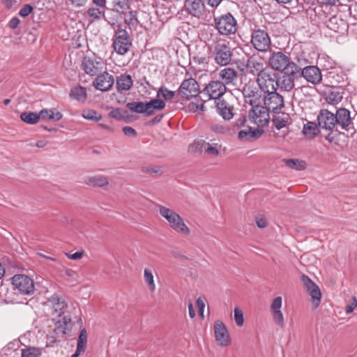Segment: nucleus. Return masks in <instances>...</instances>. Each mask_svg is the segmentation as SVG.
Wrapping results in <instances>:
<instances>
[{
	"mask_svg": "<svg viewBox=\"0 0 357 357\" xmlns=\"http://www.w3.org/2000/svg\"><path fill=\"white\" fill-rule=\"evenodd\" d=\"M234 319L236 324L238 326H243L244 322L243 313L241 310H239L237 307L234 309Z\"/></svg>",
	"mask_w": 357,
	"mask_h": 357,
	"instance_id": "nucleus-47",
	"label": "nucleus"
},
{
	"mask_svg": "<svg viewBox=\"0 0 357 357\" xmlns=\"http://www.w3.org/2000/svg\"><path fill=\"white\" fill-rule=\"evenodd\" d=\"M82 68L87 75L96 76L102 72L104 63L100 58L85 57L82 61Z\"/></svg>",
	"mask_w": 357,
	"mask_h": 357,
	"instance_id": "nucleus-13",
	"label": "nucleus"
},
{
	"mask_svg": "<svg viewBox=\"0 0 357 357\" xmlns=\"http://www.w3.org/2000/svg\"><path fill=\"white\" fill-rule=\"evenodd\" d=\"M211 50L216 64L225 66L230 63L233 53L228 42L218 40L211 47Z\"/></svg>",
	"mask_w": 357,
	"mask_h": 357,
	"instance_id": "nucleus-2",
	"label": "nucleus"
},
{
	"mask_svg": "<svg viewBox=\"0 0 357 357\" xmlns=\"http://www.w3.org/2000/svg\"><path fill=\"white\" fill-rule=\"evenodd\" d=\"M142 171L144 173H149V174H153V173H158L160 171V169L153 168V167H143L142 168Z\"/></svg>",
	"mask_w": 357,
	"mask_h": 357,
	"instance_id": "nucleus-62",
	"label": "nucleus"
},
{
	"mask_svg": "<svg viewBox=\"0 0 357 357\" xmlns=\"http://www.w3.org/2000/svg\"><path fill=\"white\" fill-rule=\"evenodd\" d=\"M248 118L252 123L264 126L269 122L270 112L264 105L256 104L252 105V108L249 110Z\"/></svg>",
	"mask_w": 357,
	"mask_h": 357,
	"instance_id": "nucleus-10",
	"label": "nucleus"
},
{
	"mask_svg": "<svg viewBox=\"0 0 357 357\" xmlns=\"http://www.w3.org/2000/svg\"><path fill=\"white\" fill-rule=\"evenodd\" d=\"M83 117L86 120L98 121L102 119L100 114H98V112L93 109H89L84 111L82 114Z\"/></svg>",
	"mask_w": 357,
	"mask_h": 357,
	"instance_id": "nucleus-43",
	"label": "nucleus"
},
{
	"mask_svg": "<svg viewBox=\"0 0 357 357\" xmlns=\"http://www.w3.org/2000/svg\"><path fill=\"white\" fill-rule=\"evenodd\" d=\"M20 119L22 121L28 124H36L40 120L39 113L33 112H24L20 114Z\"/></svg>",
	"mask_w": 357,
	"mask_h": 357,
	"instance_id": "nucleus-35",
	"label": "nucleus"
},
{
	"mask_svg": "<svg viewBox=\"0 0 357 357\" xmlns=\"http://www.w3.org/2000/svg\"><path fill=\"white\" fill-rule=\"evenodd\" d=\"M335 117L337 119L336 131H338L340 128L351 135L355 133L354 125L349 109L343 107L337 109L335 112Z\"/></svg>",
	"mask_w": 357,
	"mask_h": 357,
	"instance_id": "nucleus-5",
	"label": "nucleus"
},
{
	"mask_svg": "<svg viewBox=\"0 0 357 357\" xmlns=\"http://www.w3.org/2000/svg\"><path fill=\"white\" fill-rule=\"evenodd\" d=\"M166 103L160 98L151 99L146 102V116L153 115L156 112L161 111L165 109Z\"/></svg>",
	"mask_w": 357,
	"mask_h": 357,
	"instance_id": "nucleus-27",
	"label": "nucleus"
},
{
	"mask_svg": "<svg viewBox=\"0 0 357 357\" xmlns=\"http://www.w3.org/2000/svg\"><path fill=\"white\" fill-rule=\"evenodd\" d=\"M33 8L30 4H25L23 7L20 10L19 15L21 17H25L28 16L32 11Z\"/></svg>",
	"mask_w": 357,
	"mask_h": 357,
	"instance_id": "nucleus-51",
	"label": "nucleus"
},
{
	"mask_svg": "<svg viewBox=\"0 0 357 357\" xmlns=\"http://www.w3.org/2000/svg\"><path fill=\"white\" fill-rule=\"evenodd\" d=\"M263 132V130L258 128L252 129L251 127H248L247 129L240 130L238 137L241 140L257 139L261 135Z\"/></svg>",
	"mask_w": 357,
	"mask_h": 357,
	"instance_id": "nucleus-29",
	"label": "nucleus"
},
{
	"mask_svg": "<svg viewBox=\"0 0 357 357\" xmlns=\"http://www.w3.org/2000/svg\"><path fill=\"white\" fill-rule=\"evenodd\" d=\"M86 183L89 185L102 187L108 184V180L106 176L98 175L87 178Z\"/></svg>",
	"mask_w": 357,
	"mask_h": 357,
	"instance_id": "nucleus-34",
	"label": "nucleus"
},
{
	"mask_svg": "<svg viewBox=\"0 0 357 357\" xmlns=\"http://www.w3.org/2000/svg\"><path fill=\"white\" fill-rule=\"evenodd\" d=\"M206 145L207 146V147L205 148L206 153L213 155H218L219 154V151L216 147L210 145L208 143L206 144Z\"/></svg>",
	"mask_w": 357,
	"mask_h": 357,
	"instance_id": "nucleus-56",
	"label": "nucleus"
},
{
	"mask_svg": "<svg viewBox=\"0 0 357 357\" xmlns=\"http://www.w3.org/2000/svg\"><path fill=\"white\" fill-rule=\"evenodd\" d=\"M262 101L267 109L274 114H280L284 107L283 96L278 93L277 91L264 93Z\"/></svg>",
	"mask_w": 357,
	"mask_h": 357,
	"instance_id": "nucleus-6",
	"label": "nucleus"
},
{
	"mask_svg": "<svg viewBox=\"0 0 357 357\" xmlns=\"http://www.w3.org/2000/svg\"><path fill=\"white\" fill-rule=\"evenodd\" d=\"M204 143L195 142L189 146V151L192 153H197L202 151V146Z\"/></svg>",
	"mask_w": 357,
	"mask_h": 357,
	"instance_id": "nucleus-53",
	"label": "nucleus"
},
{
	"mask_svg": "<svg viewBox=\"0 0 357 357\" xmlns=\"http://www.w3.org/2000/svg\"><path fill=\"white\" fill-rule=\"evenodd\" d=\"M48 303L51 304L55 313H56L59 317H61V314H63V310L67 307L64 298L61 296L56 294L48 299Z\"/></svg>",
	"mask_w": 357,
	"mask_h": 357,
	"instance_id": "nucleus-25",
	"label": "nucleus"
},
{
	"mask_svg": "<svg viewBox=\"0 0 357 357\" xmlns=\"http://www.w3.org/2000/svg\"><path fill=\"white\" fill-rule=\"evenodd\" d=\"M20 22V19L17 17H14L11 18L10 20V21L8 22V26L11 29H15L18 26Z\"/></svg>",
	"mask_w": 357,
	"mask_h": 357,
	"instance_id": "nucleus-57",
	"label": "nucleus"
},
{
	"mask_svg": "<svg viewBox=\"0 0 357 357\" xmlns=\"http://www.w3.org/2000/svg\"><path fill=\"white\" fill-rule=\"evenodd\" d=\"M144 280L147 285L149 286V289L151 291H153L155 289V285L154 284L153 275L151 270L145 268L144 272Z\"/></svg>",
	"mask_w": 357,
	"mask_h": 357,
	"instance_id": "nucleus-42",
	"label": "nucleus"
},
{
	"mask_svg": "<svg viewBox=\"0 0 357 357\" xmlns=\"http://www.w3.org/2000/svg\"><path fill=\"white\" fill-rule=\"evenodd\" d=\"M226 86L221 81L212 80L205 86L203 92L208 96L209 99L218 100L226 92Z\"/></svg>",
	"mask_w": 357,
	"mask_h": 357,
	"instance_id": "nucleus-17",
	"label": "nucleus"
},
{
	"mask_svg": "<svg viewBox=\"0 0 357 357\" xmlns=\"http://www.w3.org/2000/svg\"><path fill=\"white\" fill-rule=\"evenodd\" d=\"M123 132L125 135L128 137H135L137 136V133L136 130L130 127V126H125L123 128Z\"/></svg>",
	"mask_w": 357,
	"mask_h": 357,
	"instance_id": "nucleus-55",
	"label": "nucleus"
},
{
	"mask_svg": "<svg viewBox=\"0 0 357 357\" xmlns=\"http://www.w3.org/2000/svg\"><path fill=\"white\" fill-rule=\"evenodd\" d=\"M133 85V81L130 75L121 74L116 77V87L119 92L128 91Z\"/></svg>",
	"mask_w": 357,
	"mask_h": 357,
	"instance_id": "nucleus-24",
	"label": "nucleus"
},
{
	"mask_svg": "<svg viewBox=\"0 0 357 357\" xmlns=\"http://www.w3.org/2000/svg\"><path fill=\"white\" fill-rule=\"evenodd\" d=\"M284 74L286 75H289L291 78H293L294 80L298 79L302 77V68H301L298 65H297L294 61H291L289 65L287 66V68L283 70Z\"/></svg>",
	"mask_w": 357,
	"mask_h": 357,
	"instance_id": "nucleus-31",
	"label": "nucleus"
},
{
	"mask_svg": "<svg viewBox=\"0 0 357 357\" xmlns=\"http://www.w3.org/2000/svg\"><path fill=\"white\" fill-rule=\"evenodd\" d=\"M261 92L260 89H257L253 84H247L242 89L245 102L251 106L261 102Z\"/></svg>",
	"mask_w": 357,
	"mask_h": 357,
	"instance_id": "nucleus-16",
	"label": "nucleus"
},
{
	"mask_svg": "<svg viewBox=\"0 0 357 357\" xmlns=\"http://www.w3.org/2000/svg\"><path fill=\"white\" fill-rule=\"evenodd\" d=\"M183 8L188 14L198 20L205 15L206 6L202 0H185Z\"/></svg>",
	"mask_w": 357,
	"mask_h": 357,
	"instance_id": "nucleus-12",
	"label": "nucleus"
},
{
	"mask_svg": "<svg viewBox=\"0 0 357 357\" xmlns=\"http://www.w3.org/2000/svg\"><path fill=\"white\" fill-rule=\"evenodd\" d=\"M248 73L259 77L261 73L266 72L265 63L263 59L256 55L248 57L245 64Z\"/></svg>",
	"mask_w": 357,
	"mask_h": 357,
	"instance_id": "nucleus-21",
	"label": "nucleus"
},
{
	"mask_svg": "<svg viewBox=\"0 0 357 357\" xmlns=\"http://www.w3.org/2000/svg\"><path fill=\"white\" fill-rule=\"evenodd\" d=\"M87 342V332L85 328H83L81 330L78 340H77V349H79V351H84L86 346Z\"/></svg>",
	"mask_w": 357,
	"mask_h": 357,
	"instance_id": "nucleus-41",
	"label": "nucleus"
},
{
	"mask_svg": "<svg viewBox=\"0 0 357 357\" xmlns=\"http://www.w3.org/2000/svg\"><path fill=\"white\" fill-rule=\"evenodd\" d=\"M112 40V47L119 55H125L132 45L129 33L126 29H121L120 25L115 30Z\"/></svg>",
	"mask_w": 357,
	"mask_h": 357,
	"instance_id": "nucleus-3",
	"label": "nucleus"
},
{
	"mask_svg": "<svg viewBox=\"0 0 357 357\" xmlns=\"http://www.w3.org/2000/svg\"><path fill=\"white\" fill-rule=\"evenodd\" d=\"M84 255V252H76L73 254H67V256L69 259L73 260H77L82 257Z\"/></svg>",
	"mask_w": 357,
	"mask_h": 357,
	"instance_id": "nucleus-61",
	"label": "nucleus"
},
{
	"mask_svg": "<svg viewBox=\"0 0 357 357\" xmlns=\"http://www.w3.org/2000/svg\"><path fill=\"white\" fill-rule=\"evenodd\" d=\"M301 75L307 82L313 85L319 84L322 81L321 71L317 66H307L302 68Z\"/></svg>",
	"mask_w": 357,
	"mask_h": 357,
	"instance_id": "nucleus-20",
	"label": "nucleus"
},
{
	"mask_svg": "<svg viewBox=\"0 0 357 357\" xmlns=\"http://www.w3.org/2000/svg\"><path fill=\"white\" fill-rule=\"evenodd\" d=\"M62 321L63 323L64 326L62 327V333L63 334L66 333V331L68 330V324L70 322V319L67 318L66 317H63L62 318Z\"/></svg>",
	"mask_w": 357,
	"mask_h": 357,
	"instance_id": "nucleus-63",
	"label": "nucleus"
},
{
	"mask_svg": "<svg viewBox=\"0 0 357 357\" xmlns=\"http://www.w3.org/2000/svg\"><path fill=\"white\" fill-rule=\"evenodd\" d=\"M86 14L94 20H100L102 15L104 16L105 12L100 10V8L91 7L87 10Z\"/></svg>",
	"mask_w": 357,
	"mask_h": 357,
	"instance_id": "nucleus-44",
	"label": "nucleus"
},
{
	"mask_svg": "<svg viewBox=\"0 0 357 357\" xmlns=\"http://www.w3.org/2000/svg\"><path fill=\"white\" fill-rule=\"evenodd\" d=\"M289 56L282 52H273L268 59L270 67L277 71H283L291 62Z\"/></svg>",
	"mask_w": 357,
	"mask_h": 357,
	"instance_id": "nucleus-14",
	"label": "nucleus"
},
{
	"mask_svg": "<svg viewBox=\"0 0 357 357\" xmlns=\"http://www.w3.org/2000/svg\"><path fill=\"white\" fill-rule=\"evenodd\" d=\"M41 354L40 349L38 347H26L22 349V357H39Z\"/></svg>",
	"mask_w": 357,
	"mask_h": 357,
	"instance_id": "nucleus-40",
	"label": "nucleus"
},
{
	"mask_svg": "<svg viewBox=\"0 0 357 357\" xmlns=\"http://www.w3.org/2000/svg\"><path fill=\"white\" fill-rule=\"evenodd\" d=\"M284 162L287 167L296 170H303L306 168L305 162L299 159H285Z\"/></svg>",
	"mask_w": 357,
	"mask_h": 357,
	"instance_id": "nucleus-38",
	"label": "nucleus"
},
{
	"mask_svg": "<svg viewBox=\"0 0 357 357\" xmlns=\"http://www.w3.org/2000/svg\"><path fill=\"white\" fill-rule=\"evenodd\" d=\"M161 216L165 218L170 227L176 232L188 235L190 234V229L184 222L183 218L173 210L158 204L157 206Z\"/></svg>",
	"mask_w": 357,
	"mask_h": 357,
	"instance_id": "nucleus-1",
	"label": "nucleus"
},
{
	"mask_svg": "<svg viewBox=\"0 0 357 357\" xmlns=\"http://www.w3.org/2000/svg\"><path fill=\"white\" fill-rule=\"evenodd\" d=\"M344 89L341 87H332L326 93V100L331 105H337L342 101Z\"/></svg>",
	"mask_w": 357,
	"mask_h": 357,
	"instance_id": "nucleus-26",
	"label": "nucleus"
},
{
	"mask_svg": "<svg viewBox=\"0 0 357 357\" xmlns=\"http://www.w3.org/2000/svg\"><path fill=\"white\" fill-rule=\"evenodd\" d=\"M193 61L198 64L205 65L208 63L209 57L199 53L193 56Z\"/></svg>",
	"mask_w": 357,
	"mask_h": 357,
	"instance_id": "nucleus-49",
	"label": "nucleus"
},
{
	"mask_svg": "<svg viewBox=\"0 0 357 357\" xmlns=\"http://www.w3.org/2000/svg\"><path fill=\"white\" fill-rule=\"evenodd\" d=\"M200 92L198 82L193 78L184 79L178 89V96L182 99L190 100L197 97Z\"/></svg>",
	"mask_w": 357,
	"mask_h": 357,
	"instance_id": "nucleus-8",
	"label": "nucleus"
},
{
	"mask_svg": "<svg viewBox=\"0 0 357 357\" xmlns=\"http://www.w3.org/2000/svg\"><path fill=\"white\" fill-rule=\"evenodd\" d=\"M164 117L163 114H158L156 115L153 119H152L151 121H149V125H155L161 121L162 118Z\"/></svg>",
	"mask_w": 357,
	"mask_h": 357,
	"instance_id": "nucleus-64",
	"label": "nucleus"
},
{
	"mask_svg": "<svg viewBox=\"0 0 357 357\" xmlns=\"http://www.w3.org/2000/svg\"><path fill=\"white\" fill-rule=\"evenodd\" d=\"M126 107L131 112L138 114H144V116H146V102H130L126 104Z\"/></svg>",
	"mask_w": 357,
	"mask_h": 357,
	"instance_id": "nucleus-36",
	"label": "nucleus"
},
{
	"mask_svg": "<svg viewBox=\"0 0 357 357\" xmlns=\"http://www.w3.org/2000/svg\"><path fill=\"white\" fill-rule=\"evenodd\" d=\"M212 130L218 133H225L228 131V129L226 127L218 125L213 126Z\"/></svg>",
	"mask_w": 357,
	"mask_h": 357,
	"instance_id": "nucleus-60",
	"label": "nucleus"
},
{
	"mask_svg": "<svg viewBox=\"0 0 357 357\" xmlns=\"http://www.w3.org/2000/svg\"><path fill=\"white\" fill-rule=\"evenodd\" d=\"M214 333L215 340L220 346L225 347L231 344V338L229 332L222 321L217 320L215 322Z\"/></svg>",
	"mask_w": 357,
	"mask_h": 357,
	"instance_id": "nucleus-22",
	"label": "nucleus"
},
{
	"mask_svg": "<svg viewBox=\"0 0 357 357\" xmlns=\"http://www.w3.org/2000/svg\"><path fill=\"white\" fill-rule=\"evenodd\" d=\"M295 80L289 75H286L284 73L278 79V87H280L282 90L285 91H290L294 87Z\"/></svg>",
	"mask_w": 357,
	"mask_h": 357,
	"instance_id": "nucleus-32",
	"label": "nucleus"
},
{
	"mask_svg": "<svg viewBox=\"0 0 357 357\" xmlns=\"http://www.w3.org/2000/svg\"><path fill=\"white\" fill-rule=\"evenodd\" d=\"M272 122L278 130H280L287 126V120L280 116H275L273 118Z\"/></svg>",
	"mask_w": 357,
	"mask_h": 357,
	"instance_id": "nucleus-46",
	"label": "nucleus"
},
{
	"mask_svg": "<svg viewBox=\"0 0 357 357\" xmlns=\"http://www.w3.org/2000/svg\"><path fill=\"white\" fill-rule=\"evenodd\" d=\"M214 22L216 29L221 35L229 36L237 30V22L231 13L215 17Z\"/></svg>",
	"mask_w": 357,
	"mask_h": 357,
	"instance_id": "nucleus-4",
	"label": "nucleus"
},
{
	"mask_svg": "<svg viewBox=\"0 0 357 357\" xmlns=\"http://www.w3.org/2000/svg\"><path fill=\"white\" fill-rule=\"evenodd\" d=\"M70 97L79 102H84L86 100L87 93L85 87L80 85L73 87L70 91Z\"/></svg>",
	"mask_w": 357,
	"mask_h": 357,
	"instance_id": "nucleus-30",
	"label": "nucleus"
},
{
	"mask_svg": "<svg viewBox=\"0 0 357 357\" xmlns=\"http://www.w3.org/2000/svg\"><path fill=\"white\" fill-rule=\"evenodd\" d=\"M336 121L335 114L328 109H321L317 116L318 126L327 130H336Z\"/></svg>",
	"mask_w": 357,
	"mask_h": 357,
	"instance_id": "nucleus-15",
	"label": "nucleus"
},
{
	"mask_svg": "<svg viewBox=\"0 0 357 357\" xmlns=\"http://www.w3.org/2000/svg\"><path fill=\"white\" fill-rule=\"evenodd\" d=\"M220 77L222 79V82L224 84L229 85V84H235V82L237 80L238 75L236 71L230 67L225 68L221 70L219 73Z\"/></svg>",
	"mask_w": 357,
	"mask_h": 357,
	"instance_id": "nucleus-28",
	"label": "nucleus"
},
{
	"mask_svg": "<svg viewBox=\"0 0 357 357\" xmlns=\"http://www.w3.org/2000/svg\"><path fill=\"white\" fill-rule=\"evenodd\" d=\"M189 108H190V111H193V112H196L197 110L204 111L205 109L204 102H192L191 103L189 104Z\"/></svg>",
	"mask_w": 357,
	"mask_h": 357,
	"instance_id": "nucleus-52",
	"label": "nucleus"
},
{
	"mask_svg": "<svg viewBox=\"0 0 357 357\" xmlns=\"http://www.w3.org/2000/svg\"><path fill=\"white\" fill-rule=\"evenodd\" d=\"M282 299L281 296H278L275 298L271 304V311L275 312L277 310H280V308L282 307Z\"/></svg>",
	"mask_w": 357,
	"mask_h": 357,
	"instance_id": "nucleus-48",
	"label": "nucleus"
},
{
	"mask_svg": "<svg viewBox=\"0 0 357 357\" xmlns=\"http://www.w3.org/2000/svg\"><path fill=\"white\" fill-rule=\"evenodd\" d=\"M301 281L310 295L313 304L317 307L320 303L321 294L319 287L306 275H302Z\"/></svg>",
	"mask_w": 357,
	"mask_h": 357,
	"instance_id": "nucleus-19",
	"label": "nucleus"
},
{
	"mask_svg": "<svg viewBox=\"0 0 357 357\" xmlns=\"http://www.w3.org/2000/svg\"><path fill=\"white\" fill-rule=\"evenodd\" d=\"M318 128L314 122L308 121L304 124L303 133L309 138H314L318 133Z\"/></svg>",
	"mask_w": 357,
	"mask_h": 357,
	"instance_id": "nucleus-37",
	"label": "nucleus"
},
{
	"mask_svg": "<svg viewBox=\"0 0 357 357\" xmlns=\"http://www.w3.org/2000/svg\"><path fill=\"white\" fill-rule=\"evenodd\" d=\"M274 321L281 328L284 326V317L281 310L271 312Z\"/></svg>",
	"mask_w": 357,
	"mask_h": 357,
	"instance_id": "nucleus-45",
	"label": "nucleus"
},
{
	"mask_svg": "<svg viewBox=\"0 0 357 357\" xmlns=\"http://www.w3.org/2000/svg\"><path fill=\"white\" fill-rule=\"evenodd\" d=\"M256 224H257L258 227H259V228H264L267 225V221L263 217L257 216L256 217Z\"/></svg>",
	"mask_w": 357,
	"mask_h": 357,
	"instance_id": "nucleus-58",
	"label": "nucleus"
},
{
	"mask_svg": "<svg viewBox=\"0 0 357 357\" xmlns=\"http://www.w3.org/2000/svg\"><path fill=\"white\" fill-rule=\"evenodd\" d=\"M176 92L169 90L167 87L162 86L157 91L156 97L160 98L162 97L165 100H170L175 96Z\"/></svg>",
	"mask_w": 357,
	"mask_h": 357,
	"instance_id": "nucleus-39",
	"label": "nucleus"
},
{
	"mask_svg": "<svg viewBox=\"0 0 357 357\" xmlns=\"http://www.w3.org/2000/svg\"><path fill=\"white\" fill-rule=\"evenodd\" d=\"M251 43L259 52H266L271 47V40L266 31L257 29L252 30Z\"/></svg>",
	"mask_w": 357,
	"mask_h": 357,
	"instance_id": "nucleus-7",
	"label": "nucleus"
},
{
	"mask_svg": "<svg viewBox=\"0 0 357 357\" xmlns=\"http://www.w3.org/2000/svg\"><path fill=\"white\" fill-rule=\"evenodd\" d=\"M114 76L107 71L102 73H100L93 82V86L95 89L103 92L109 91L114 86Z\"/></svg>",
	"mask_w": 357,
	"mask_h": 357,
	"instance_id": "nucleus-18",
	"label": "nucleus"
},
{
	"mask_svg": "<svg viewBox=\"0 0 357 357\" xmlns=\"http://www.w3.org/2000/svg\"><path fill=\"white\" fill-rule=\"evenodd\" d=\"M108 116L119 120L123 118V116L121 114V109L119 108L113 109L111 112H109Z\"/></svg>",
	"mask_w": 357,
	"mask_h": 357,
	"instance_id": "nucleus-54",
	"label": "nucleus"
},
{
	"mask_svg": "<svg viewBox=\"0 0 357 357\" xmlns=\"http://www.w3.org/2000/svg\"><path fill=\"white\" fill-rule=\"evenodd\" d=\"M40 119H47L53 121H59L63 117V114L59 112H55L54 109H42L39 112Z\"/></svg>",
	"mask_w": 357,
	"mask_h": 357,
	"instance_id": "nucleus-33",
	"label": "nucleus"
},
{
	"mask_svg": "<svg viewBox=\"0 0 357 357\" xmlns=\"http://www.w3.org/2000/svg\"><path fill=\"white\" fill-rule=\"evenodd\" d=\"M197 307L199 309V316L204 317V309L205 307V303H204V301L201 298H199L197 300Z\"/></svg>",
	"mask_w": 357,
	"mask_h": 357,
	"instance_id": "nucleus-59",
	"label": "nucleus"
},
{
	"mask_svg": "<svg viewBox=\"0 0 357 357\" xmlns=\"http://www.w3.org/2000/svg\"><path fill=\"white\" fill-rule=\"evenodd\" d=\"M257 84L260 90L264 93L277 91L278 89V79L275 74L266 71L257 78Z\"/></svg>",
	"mask_w": 357,
	"mask_h": 357,
	"instance_id": "nucleus-11",
	"label": "nucleus"
},
{
	"mask_svg": "<svg viewBox=\"0 0 357 357\" xmlns=\"http://www.w3.org/2000/svg\"><path fill=\"white\" fill-rule=\"evenodd\" d=\"M14 289L24 295H31L35 290L33 280L25 275H15L12 278Z\"/></svg>",
	"mask_w": 357,
	"mask_h": 357,
	"instance_id": "nucleus-9",
	"label": "nucleus"
},
{
	"mask_svg": "<svg viewBox=\"0 0 357 357\" xmlns=\"http://www.w3.org/2000/svg\"><path fill=\"white\" fill-rule=\"evenodd\" d=\"M337 132H339L337 133L336 132H333V130L331 131V132L327 136H326V139L331 144H334L336 145L338 144V140L337 139V137L340 135V132L339 130Z\"/></svg>",
	"mask_w": 357,
	"mask_h": 357,
	"instance_id": "nucleus-50",
	"label": "nucleus"
},
{
	"mask_svg": "<svg viewBox=\"0 0 357 357\" xmlns=\"http://www.w3.org/2000/svg\"><path fill=\"white\" fill-rule=\"evenodd\" d=\"M215 102L218 113L225 120H230L234 116V108L225 100L219 99L215 100Z\"/></svg>",
	"mask_w": 357,
	"mask_h": 357,
	"instance_id": "nucleus-23",
	"label": "nucleus"
}]
</instances>
